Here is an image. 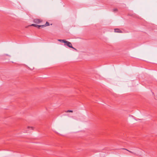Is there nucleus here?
<instances>
[{"label":"nucleus","mask_w":157,"mask_h":157,"mask_svg":"<svg viewBox=\"0 0 157 157\" xmlns=\"http://www.w3.org/2000/svg\"><path fill=\"white\" fill-rule=\"evenodd\" d=\"M122 149H123V150H126V151H128V152H130L133 154H134V155H136V153H134V152H132V151H129V150H127L126 149H125V148H122Z\"/></svg>","instance_id":"423d86ee"},{"label":"nucleus","mask_w":157,"mask_h":157,"mask_svg":"<svg viewBox=\"0 0 157 157\" xmlns=\"http://www.w3.org/2000/svg\"><path fill=\"white\" fill-rule=\"evenodd\" d=\"M27 128L28 129H33V128L32 127H29V126H28L27 127Z\"/></svg>","instance_id":"1a4fd4ad"},{"label":"nucleus","mask_w":157,"mask_h":157,"mask_svg":"<svg viewBox=\"0 0 157 157\" xmlns=\"http://www.w3.org/2000/svg\"><path fill=\"white\" fill-rule=\"evenodd\" d=\"M58 41H59L60 42H62L65 43L66 40H61V39H58Z\"/></svg>","instance_id":"0eeeda50"},{"label":"nucleus","mask_w":157,"mask_h":157,"mask_svg":"<svg viewBox=\"0 0 157 157\" xmlns=\"http://www.w3.org/2000/svg\"><path fill=\"white\" fill-rule=\"evenodd\" d=\"M115 32L116 33H121V31L118 29H114Z\"/></svg>","instance_id":"39448f33"},{"label":"nucleus","mask_w":157,"mask_h":157,"mask_svg":"<svg viewBox=\"0 0 157 157\" xmlns=\"http://www.w3.org/2000/svg\"><path fill=\"white\" fill-rule=\"evenodd\" d=\"M65 45H66L67 46H68V47H69V48H71L74 49H75V48H73L72 47V44H71V43L69 41H66L65 42Z\"/></svg>","instance_id":"f257e3e1"},{"label":"nucleus","mask_w":157,"mask_h":157,"mask_svg":"<svg viewBox=\"0 0 157 157\" xmlns=\"http://www.w3.org/2000/svg\"><path fill=\"white\" fill-rule=\"evenodd\" d=\"M116 10V9H115V10L114 9V11H115V10Z\"/></svg>","instance_id":"9d476101"},{"label":"nucleus","mask_w":157,"mask_h":157,"mask_svg":"<svg viewBox=\"0 0 157 157\" xmlns=\"http://www.w3.org/2000/svg\"><path fill=\"white\" fill-rule=\"evenodd\" d=\"M73 112V111L71 110H68L67 111H66L65 112L66 113H69V112L72 113Z\"/></svg>","instance_id":"6e6552de"},{"label":"nucleus","mask_w":157,"mask_h":157,"mask_svg":"<svg viewBox=\"0 0 157 157\" xmlns=\"http://www.w3.org/2000/svg\"><path fill=\"white\" fill-rule=\"evenodd\" d=\"M31 25L32 26L37 27L38 29H40V27H41V25H37L33 24H32Z\"/></svg>","instance_id":"7ed1b4c3"},{"label":"nucleus","mask_w":157,"mask_h":157,"mask_svg":"<svg viewBox=\"0 0 157 157\" xmlns=\"http://www.w3.org/2000/svg\"><path fill=\"white\" fill-rule=\"evenodd\" d=\"M50 25L49 23L48 22H46V24L44 25H41V27L42 28H43L44 27H45L47 26H49Z\"/></svg>","instance_id":"20e7f679"},{"label":"nucleus","mask_w":157,"mask_h":157,"mask_svg":"<svg viewBox=\"0 0 157 157\" xmlns=\"http://www.w3.org/2000/svg\"><path fill=\"white\" fill-rule=\"evenodd\" d=\"M33 22L36 24H39L42 21V20L41 19L36 18L33 20Z\"/></svg>","instance_id":"f03ea898"}]
</instances>
